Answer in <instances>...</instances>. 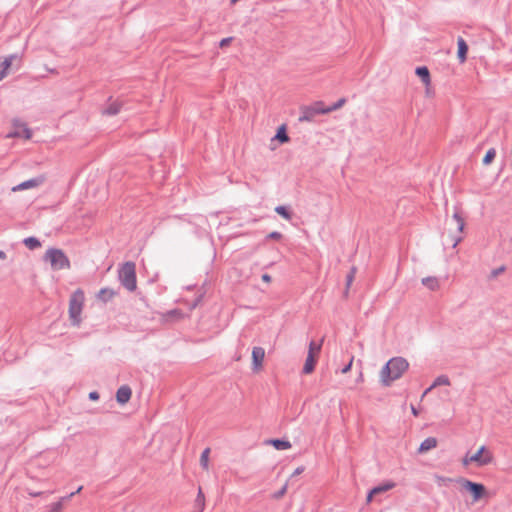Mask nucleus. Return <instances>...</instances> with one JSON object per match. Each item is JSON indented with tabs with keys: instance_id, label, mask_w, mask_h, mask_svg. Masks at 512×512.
<instances>
[{
	"instance_id": "obj_1",
	"label": "nucleus",
	"mask_w": 512,
	"mask_h": 512,
	"mask_svg": "<svg viewBox=\"0 0 512 512\" xmlns=\"http://www.w3.org/2000/svg\"><path fill=\"white\" fill-rule=\"evenodd\" d=\"M409 363L403 357L391 358L381 369L380 377L384 386H390V384L399 379L403 373L408 369Z\"/></svg>"
},
{
	"instance_id": "obj_2",
	"label": "nucleus",
	"mask_w": 512,
	"mask_h": 512,
	"mask_svg": "<svg viewBox=\"0 0 512 512\" xmlns=\"http://www.w3.org/2000/svg\"><path fill=\"white\" fill-rule=\"evenodd\" d=\"M118 279L127 291H135L137 288L135 263L131 261L125 262L118 270Z\"/></svg>"
},
{
	"instance_id": "obj_3",
	"label": "nucleus",
	"mask_w": 512,
	"mask_h": 512,
	"mask_svg": "<svg viewBox=\"0 0 512 512\" xmlns=\"http://www.w3.org/2000/svg\"><path fill=\"white\" fill-rule=\"evenodd\" d=\"M84 303V293L78 289L69 300V318L73 326L79 327L81 324V313Z\"/></svg>"
},
{
	"instance_id": "obj_4",
	"label": "nucleus",
	"mask_w": 512,
	"mask_h": 512,
	"mask_svg": "<svg viewBox=\"0 0 512 512\" xmlns=\"http://www.w3.org/2000/svg\"><path fill=\"white\" fill-rule=\"evenodd\" d=\"M44 260L49 261L52 269L62 270L70 268V261L66 254L58 248H49L45 255Z\"/></svg>"
},
{
	"instance_id": "obj_5",
	"label": "nucleus",
	"mask_w": 512,
	"mask_h": 512,
	"mask_svg": "<svg viewBox=\"0 0 512 512\" xmlns=\"http://www.w3.org/2000/svg\"><path fill=\"white\" fill-rule=\"evenodd\" d=\"M447 224L450 226V230L454 229V231L449 235V238L452 247L455 248L462 241L461 234L465 226L464 218L456 210Z\"/></svg>"
},
{
	"instance_id": "obj_6",
	"label": "nucleus",
	"mask_w": 512,
	"mask_h": 512,
	"mask_svg": "<svg viewBox=\"0 0 512 512\" xmlns=\"http://www.w3.org/2000/svg\"><path fill=\"white\" fill-rule=\"evenodd\" d=\"M327 114L326 107L323 102L318 101L313 105L304 106L301 108V114L299 116L300 122H311L316 115Z\"/></svg>"
},
{
	"instance_id": "obj_7",
	"label": "nucleus",
	"mask_w": 512,
	"mask_h": 512,
	"mask_svg": "<svg viewBox=\"0 0 512 512\" xmlns=\"http://www.w3.org/2000/svg\"><path fill=\"white\" fill-rule=\"evenodd\" d=\"M462 487V489L471 493L473 501H478L485 494V486L481 483H476L466 478L460 477L456 480Z\"/></svg>"
},
{
	"instance_id": "obj_8",
	"label": "nucleus",
	"mask_w": 512,
	"mask_h": 512,
	"mask_svg": "<svg viewBox=\"0 0 512 512\" xmlns=\"http://www.w3.org/2000/svg\"><path fill=\"white\" fill-rule=\"evenodd\" d=\"M485 450V446H481L472 456L468 457V455H466L463 459V464L468 465L471 462L477 463L478 466L489 464L492 461V456L490 454L483 455Z\"/></svg>"
},
{
	"instance_id": "obj_9",
	"label": "nucleus",
	"mask_w": 512,
	"mask_h": 512,
	"mask_svg": "<svg viewBox=\"0 0 512 512\" xmlns=\"http://www.w3.org/2000/svg\"><path fill=\"white\" fill-rule=\"evenodd\" d=\"M265 350L262 347H254L252 350V370L259 371L262 368Z\"/></svg>"
},
{
	"instance_id": "obj_10",
	"label": "nucleus",
	"mask_w": 512,
	"mask_h": 512,
	"mask_svg": "<svg viewBox=\"0 0 512 512\" xmlns=\"http://www.w3.org/2000/svg\"><path fill=\"white\" fill-rule=\"evenodd\" d=\"M44 181H45V176L40 175V176L34 177L32 179L26 180V181L18 184L12 190L13 191H22V190H27L30 188L38 187L41 184H43Z\"/></svg>"
},
{
	"instance_id": "obj_11",
	"label": "nucleus",
	"mask_w": 512,
	"mask_h": 512,
	"mask_svg": "<svg viewBox=\"0 0 512 512\" xmlns=\"http://www.w3.org/2000/svg\"><path fill=\"white\" fill-rule=\"evenodd\" d=\"M132 395V390L128 385H122L116 392V400L120 404L127 403Z\"/></svg>"
},
{
	"instance_id": "obj_12",
	"label": "nucleus",
	"mask_w": 512,
	"mask_h": 512,
	"mask_svg": "<svg viewBox=\"0 0 512 512\" xmlns=\"http://www.w3.org/2000/svg\"><path fill=\"white\" fill-rule=\"evenodd\" d=\"M8 138H24L30 139L32 137L31 130L26 125H21L16 128L14 131L10 132L7 135Z\"/></svg>"
},
{
	"instance_id": "obj_13",
	"label": "nucleus",
	"mask_w": 512,
	"mask_h": 512,
	"mask_svg": "<svg viewBox=\"0 0 512 512\" xmlns=\"http://www.w3.org/2000/svg\"><path fill=\"white\" fill-rule=\"evenodd\" d=\"M17 58V54H11L7 56L0 64V81H2L8 75V69L11 67L13 60Z\"/></svg>"
},
{
	"instance_id": "obj_14",
	"label": "nucleus",
	"mask_w": 512,
	"mask_h": 512,
	"mask_svg": "<svg viewBox=\"0 0 512 512\" xmlns=\"http://www.w3.org/2000/svg\"><path fill=\"white\" fill-rule=\"evenodd\" d=\"M457 46H458L457 57H458L460 63H463L466 61V58H467L468 45L462 37H459L457 40Z\"/></svg>"
},
{
	"instance_id": "obj_15",
	"label": "nucleus",
	"mask_w": 512,
	"mask_h": 512,
	"mask_svg": "<svg viewBox=\"0 0 512 512\" xmlns=\"http://www.w3.org/2000/svg\"><path fill=\"white\" fill-rule=\"evenodd\" d=\"M122 105V102L118 100L112 101L103 109L102 113L108 116L117 115L121 111Z\"/></svg>"
},
{
	"instance_id": "obj_16",
	"label": "nucleus",
	"mask_w": 512,
	"mask_h": 512,
	"mask_svg": "<svg viewBox=\"0 0 512 512\" xmlns=\"http://www.w3.org/2000/svg\"><path fill=\"white\" fill-rule=\"evenodd\" d=\"M437 446V439L435 437H428L423 440L418 448V452L423 454Z\"/></svg>"
},
{
	"instance_id": "obj_17",
	"label": "nucleus",
	"mask_w": 512,
	"mask_h": 512,
	"mask_svg": "<svg viewBox=\"0 0 512 512\" xmlns=\"http://www.w3.org/2000/svg\"><path fill=\"white\" fill-rule=\"evenodd\" d=\"M415 73L425 85L430 84V72L426 66L417 67Z\"/></svg>"
},
{
	"instance_id": "obj_18",
	"label": "nucleus",
	"mask_w": 512,
	"mask_h": 512,
	"mask_svg": "<svg viewBox=\"0 0 512 512\" xmlns=\"http://www.w3.org/2000/svg\"><path fill=\"white\" fill-rule=\"evenodd\" d=\"M316 364V356L311 353H308L305 364L303 366V373L310 374L313 372Z\"/></svg>"
},
{
	"instance_id": "obj_19",
	"label": "nucleus",
	"mask_w": 512,
	"mask_h": 512,
	"mask_svg": "<svg viewBox=\"0 0 512 512\" xmlns=\"http://www.w3.org/2000/svg\"><path fill=\"white\" fill-rule=\"evenodd\" d=\"M268 443L277 450H287L291 448V443L284 439H270Z\"/></svg>"
},
{
	"instance_id": "obj_20",
	"label": "nucleus",
	"mask_w": 512,
	"mask_h": 512,
	"mask_svg": "<svg viewBox=\"0 0 512 512\" xmlns=\"http://www.w3.org/2000/svg\"><path fill=\"white\" fill-rule=\"evenodd\" d=\"M395 487V483L392 482V481H387V482H384L378 486H375L372 490H371V494H380V493H383V492H386V491H389L391 489H393Z\"/></svg>"
},
{
	"instance_id": "obj_21",
	"label": "nucleus",
	"mask_w": 512,
	"mask_h": 512,
	"mask_svg": "<svg viewBox=\"0 0 512 512\" xmlns=\"http://www.w3.org/2000/svg\"><path fill=\"white\" fill-rule=\"evenodd\" d=\"M422 284L431 291H435L439 288V280L436 277L432 276L423 278Z\"/></svg>"
},
{
	"instance_id": "obj_22",
	"label": "nucleus",
	"mask_w": 512,
	"mask_h": 512,
	"mask_svg": "<svg viewBox=\"0 0 512 512\" xmlns=\"http://www.w3.org/2000/svg\"><path fill=\"white\" fill-rule=\"evenodd\" d=\"M116 295V292L110 288H102L99 291L98 297L104 302H108Z\"/></svg>"
},
{
	"instance_id": "obj_23",
	"label": "nucleus",
	"mask_w": 512,
	"mask_h": 512,
	"mask_svg": "<svg viewBox=\"0 0 512 512\" xmlns=\"http://www.w3.org/2000/svg\"><path fill=\"white\" fill-rule=\"evenodd\" d=\"M274 139L278 140L280 143H286L289 141V136L287 134L285 125H282L278 128Z\"/></svg>"
},
{
	"instance_id": "obj_24",
	"label": "nucleus",
	"mask_w": 512,
	"mask_h": 512,
	"mask_svg": "<svg viewBox=\"0 0 512 512\" xmlns=\"http://www.w3.org/2000/svg\"><path fill=\"white\" fill-rule=\"evenodd\" d=\"M205 507V496L202 492V489L199 488L196 499H195V508L197 512H203Z\"/></svg>"
},
{
	"instance_id": "obj_25",
	"label": "nucleus",
	"mask_w": 512,
	"mask_h": 512,
	"mask_svg": "<svg viewBox=\"0 0 512 512\" xmlns=\"http://www.w3.org/2000/svg\"><path fill=\"white\" fill-rule=\"evenodd\" d=\"M24 245L30 250H34L41 246V242L36 237H27L23 240Z\"/></svg>"
},
{
	"instance_id": "obj_26",
	"label": "nucleus",
	"mask_w": 512,
	"mask_h": 512,
	"mask_svg": "<svg viewBox=\"0 0 512 512\" xmlns=\"http://www.w3.org/2000/svg\"><path fill=\"white\" fill-rule=\"evenodd\" d=\"M210 448H205L200 456V465L203 469L208 470L209 467Z\"/></svg>"
},
{
	"instance_id": "obj_27",
	"label": "nucleus",
	"mask_w": 512,
	"mask_h": 512,
	"mask_svg": "<svg viewBox=\"0 0 512 512\" xmlns=\"http://www.w3.org/2000/svg\"><path fill=\"white\" fill-rule=\"evenodd\" d=\"M275 212L282 216L286 220H290L292 218V213L286 206L279 205L275 208Z\"/></svg>"
},
{
	"instance_id": "obj_28",
	"label": "nucleus",
	"mask_w": 512,
	"mask_h": 512,
	"mask_svg": "<svg viewBox=\"0 0 512 512\" xmlns=\"http://www.w3.org/2000/svg\"><path fill=\"white\" fill-rule=\"evenodd\" d=\"M495 156H496V150H495V148H490V149L486 152V154H485V156H484V158H483V161H482V162H483V164H484V165H489V164H491V163H492V161L494 160Z\"/></svg>"
},
{
	"instance_id": "obj_29",
	"label": "nucleus",
	"mask_w": 512,
	"mask_h": 512,
	"mask_svg": "<svg viewBox=\"0 0 512 512\" xmlns=\"http://www.w3.org/2000/svg\"><path fill=\"white\" fill-rule=\"evenodd\" d=\"M441 385H446V386L450 385V380L446 375L438 376L432 383V387H437V386H441Z\"/></svg>"
},
{
	"instance_id": "obj_30",
	"label": "nucleus",
	"mask_w": 512,
	"mask_h": 512,
	"mask_svg": "<svg viewBox=\"0 0 512 512\" xmlns=\"http://www.w3.org/2000/svg\"><path fill=\"white\" fill-rule=\"evenodd\" d=\"M320 350H321V343H316L315 341H311L309 343L308 353H311L314 356H316L320 352Z\"/></svg>"
},
{
	"instance_id": "obj_31",
	"label": "nucleus",
	"mask_w": 512,
	"mask_h": 512,
	"mask_svg": "<svg viewBox=\"0 0 512 512\" xmlns=\"http://www.w3.org/2000/svg\"><path fill=\"white\" fill-rule=\"evenodd\" d=\"M345 102H346L345 98L339 99L333 105L326 107L327 113H330L332 111H335V110L341 108L344 105Z\"/></svg>"
},
{
	"instance_id": "obj_32",
	"label": "nucleus",
	"mask_w": 512,
	"mask_h": 512,
	"mask_svg": "<svg viewBox=\"0 0 512 512\" xmlns=\"http://www.w3.org/2000/svg\"><path fill=\"white\" fill-rule=\"evenodd\" d=\"M435 479L439 486H447L448 484L453 482V479L444 476H436Z\"/></svg>"
},
{
	"instance_id": "obj_33",
	"label": "nucleus",
	"mask_w": 512,
	"mask_h": 512,
	"mask_svg": "<svg viewBox=\"0 0 512 512\" xmlns=\"http://www.w3.org/2000/svg\"><path fill=\"white\" fill-rule=\"evenodd\" d=\"M287 487H288V484H287V483H286V484H284V485H283V487H282L280 490H278L277 492H275V493L272 495V497H273L274 499H276V500H278V499L282 498V497L285 495V493L287 492Z\"/></svg>"
},
{
	"instance_id": "obj_34",
	"label": "nucleus",
	"mask_w": 512,
	"mask_h": 512,
	"mask_svg": "<svg viewBox=\"0 0 512 512\" xmlns=\"http://www.w3.org/2000/svg\"><path fill=\"white\" fill-rule=\"evenodd\" d=\"M63 508L62 500L52 503L49 508V512H60Z\"/></svg>"
},
{
	"instance_id": "obj_35",
	"label": "nucleus",
	"mask_w": 512,
	"mask_h": 512,
	"mask_svg": "<svg viewBox=\"0 0 512 512\" xmlns=\"http://www.w3.org/2000/svg\"><path fill=\"white\" fill-rule=\"evenodd\" d=\"M355 273H356V267H352L350 272L346 276V286L347 287H349L351 285V283L353 282Z\"/></svg>"
},
{
	"instance_id": "obj_36",
	"label": "nucleus",
	"mask_w": 512,
	"mask_h": 512,
	"mask_svg": "<svg viewBox=\"0 0 512 512\" xmlns=\"http://www.w3.org/2000/svg\"><path fill=\"white\" fill-rule=\"evenodd\" d=\"M267 239L280 240L282 238V234L278 231H273L269 233L266 237Z\"/></svg>"
},
{
	"instance_id": "obj_37",
	"label": "nucleus",
	"mask_w": 512,
	"mask_h": 512,
	"mask_svg": "<svg viewBox=\"0 0 512 512\" xmlns=\"http://www.w3.org/2000/svg\"><path fill=\"white\" fill-rule=\"evenodd\" d=\"M505 271V266H500L491 272V277L496 278L498 275H500L502 272Z\"/></svg>"
},
{
	"instance_id": "obj_38",
	"label": "nucleus",
	"mask_w": 512,
	"mask_h": 512,
	"mask_svg": "<svg viewBox=\"0 0 512 512\" xmlns=\"http://www.w3.org/2000/svg\"><path fill=\"white\" fill-rule=\"evenodd\" d=\"M353 359H354V357L352 356L350 358L349 362L341 369L342 373H347L348 371H350V369L352 367Z\"/></svg>"
},
{
	"instance_id": "obj_39",
	"label": "nucleus",
	"mask_w": 512,
	"mask_h": 512,
	"mask_svg": "<svg viewBox=\"0 0 512 512\" xmlns=\"http://www.w3.org/2000/svg\"><path fill=\"white\" fill-rule=\"evenodd\" d=\"M232 40H233V38H232V37L224 38V39H222V40L220 41L219 46H220L221 48L226 47V46H228V45L231 43V41H232Z\"/></svg>"
},
{
	"instance_id": "obj_40",
	"label": "nucleus",
	"mask_w": 512,
	"mask_h": 512,
	"mask_svg": "<svg viewBox=\"0 0 512 512\" xmlns=\"http://www.w3.org/2000/svg\"><path fill=\"white\" fill-rule=\"evenodd\" d=\"M89 399L90 400H98L99 399V393L97 391H92L89 393Z\"/></svg>"
},
{
	"instance_id": "obj_41",
	"label": "nucleus",
	"mask_w": 512,
	"mask_h": 512,
	"mask_svg": "<svg viewBox=\"0 0 512 512\" xmlns=\"http://www.w3.org/2000/svg\"><path fill=\"white\" fill-rule=\"evenodd\" d=\"M169 316H176V315H181V311L179 309H174V310H171L167 313Z\"/></svg>"
},
{
	"instance_id": "obj_42",
	"label": "nucleus",
	"mask_w": 512,
	"mask_h": 512,
	"mask_svg": "<svg viewBox=\"0 0 512 512\" xmlns=\"http://www.w3.org/2000/svg\"><path fill=\"white\" fill-rule=\"evenodd\" d=\"M75 495V493H70L69 495L65 496V497H62L60 500H62V504L67 501V500H70L73 496Z\"/></svg>"
},
{
	"instance_id": "obj_43",
	"label": "nucleus",
	"mask_w": 512,
	"mask_h": 512,
	"mask_svg": "<svg viewBox=\"0 0 512 512\" xmlns=\"http://www.w3.org/2000/svg\"><path fill=\"white\" fill-rule=\"evenodd\" d=\"M262 280L264 282H270L271 281V276L269 274H263L262 275Z\"/></svg>"
},
{
	"instance_id": "obj_44",
	"label": "nucleus",
	"mask_w": 512,
	"mask_h": 512,
	"mask_svg": "<svg viewBox=\"0 0 512 512\" xmlns=\"http://www.w3.org/2000/svg\"><path fill=\"white\" fill-rule=\"evenodd\" d=\"M303 471H304V467H302V466H301V467H298V468H296V469H295V471H294L293 475H299V474H301Z\"/></svg>"
},
{
	"instance_id": "obj_45",
	"label": "nucleus",
	"mask_w": 512,
	"mask_h": 512,
	"mask_svg": "<svg viewBox=\"0 0 512 512\" xmlns=\"http://www.w3.org/2000/svg\"><path fill=\"white\" fill-rule=\"evenodd\" d=\"M411 412L414 416H418L419 414L418 410L413 405H411Z\"/></svg>"
},
{
	"instance_id": "obj_46",
	"label": "nucleus",
	"mask_w": 512,
	"mask_h": 512,
	"mask_svg": "<svg viewBox=\"0 0 512 512\" xmlns=\"http://www.w3.org/2000/svg\"><path fill=\"white\" fill-rule=\"evenodd\" d=\"M434 388H435V387H432V385H431L430 387H428V388L424 391V393H423L422 397L426 396V395H427V394H428L432 389H434Z\"/></svg>"
},
{
	"instance_id": "obj_47",
	"label": "nucleus",
	"mask_w": 512,
	"mask_h": 512,
	"mask_svg": "<svg viewBox=\"0 0 512 512\" xmlns=\"http://www.w3.org/2000/svg\"><path fill=\"white\" fill-rule=\"evenodd\" d=\"M373 495L374 494H371V491L368 493V495H367V502H371Z\"/></svg>"
},
{
	"instance_id": "obj_48",
	"label": "nucleus",
	"mask_w": 512,
	"mask_h": 512,
	"mask_svg": "<svg viewBox=\"0 0 512 512\" xmlns=\"http://www.w3.org/2000/svg\"><path fill=\"white\" fill-rule=\"evenodd\" d=\"M6 258V253L2 250H0V259H5Z\"/></svg>"
},
{
	"instance_id": "obj_49",
	"label": "nucleus",
	"mask_w": 512,
	"mask_h": 512,
	"mask_svg": "<svg viewBox=\"0 0 512 512\" xmlns=\"http://www.w3.org/2000/svg\"><path fill=\"white\" fill-rule=\"evenodd\" d=\"M83 489V486H79L77 490L74 492L75 494L79 493Z\"/></svg>"
},
{
	"instance_id": "obj_50",
	"label": "nucleus",
	"mask_w": 512,
	"mask_h": 512,
	"mask_svg": "<svg viewBox=\"0 0 512 512\" xmlns=\"http://www.w3.org/2000/svg\"><path fill=\"white\" fill-rule=\"evenodd\" d=\"M32 496L36 497V496H39L41 495V492H34V493H31Z\"/></svg>"
}]
</instances>
